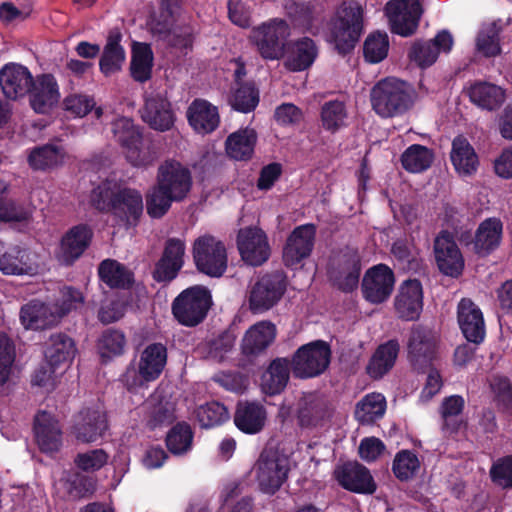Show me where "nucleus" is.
Wrapping results in <instances>:
<instances>
[{
    "label": "nucleus",
    "instance_id": "obj_54",
    "mask_svg": "<svg viewBox=\"0 0 512 512\" xmlns=\"http://www.w3.org/2000/svg\"><path fill=\"white\" fill-rule=\"evenodd\" d=\"M348 112L346 105L340 100H330L321 106L320 121L324 130L335 134L347 126Z\"/></svg>",
    "mask_w": 512,
    "mask_h": 512
},
{
    "label": "nucleus",
    "instance_id": "obj_45",
    "mask_svg": "<svg viewBox=\"0 0 512 512\" xmlns=\"http://www.w3.org/2000/svg\"><path fill=\"white\" fill-rule=\"evenodd\" d=\"M98 275L110 288H130L134 283L133 273L114 259H105L98 266Z\"/></svg>",
    "mask_w": 512,
    "mask_h": 512
},
{
    "label": "nucleus",
    "instance_id": "obj_42",
    "mask_svg": "<svg viewBox=\"0 0 512 512\" xmlns=\"http://www.w3.org/2000/svg\"><path fill=\"white\" fill-rule=\"evenodd\" d=\"M400 345L398 340L391 339L377 347L366 367L367 373L374 379L382 378L394 366Z\"/></svg>",
    "mask_w": 512,
    "mask_h": 512
},
{
    "label": "nucleus",
    "instance_id": "obj_53",
    "mask_svg": "<svg viewBox=\"0 0 512 512\" xmlns=\"http://www.w3.org/2000/svg\"><path fill=\"white\" fill-rule=\"evenodd\" d=\"M120 187V182L115 179H105L98 183L89 195L91 207L100 213H110Z\"/></svg>",
    "mask_w": 512,
    "mask_h": 512
},
{
    "label": "nucleus",
    "instance_id": "obj_43",
    "mask_svg": "<svg viewBox=\"0 0 512 512\" xmlns=\"http://www.w3.org/2000/svg\"><path fill=\"white\" fill-rule=\"evenodd\" d=\"M503 224L499 218L491 217L482 221L476 230V254L487 256L496 250L501 242Z\"/></svg>",
    "mask_w": 512,
    "mask_h": 512
},
{
    "label": "nucleus",
    "instance_id": "obj_8",
    "mask_svg": "<svg viewBox=\"0 0 512 512\" xmlns=\"http://www.w3.org/2000/svg\"><path fill=\"white\" fill-rule=\"evenodd\" d=\"M255 470L260 490L273 495L288 478L289 460L277 450L264 449L256 462Z\"/></svg>",
    "mask_w": 512,
    "mask_h": 512
},
{
    "label": "nucleus",
    "instance_id": "obj_52",
    "mask_svg": "<svg viewBox=\"0 0 512 512\" xmlns=\"http://www.w3.org/2000/svg\"><path fill=\"white\" fill-rule=\"evenodd\" d=\"M64 156L63 148L53 144H45L31 150L28 155V163L34 170L45 171L61 165Z\"/></svg>",
    "mask_w": 512,
    "mask_h": 512
},
{
    "label": "nucleus",
    "instance_id": "obj_30",
    "mask_svg": "<svg viewBox=\"0 0 512 512\" xmlns=\"http://www.w3.org/2000/svg\"><path fill=\"white\" fill-rule=\"evenodd\" d=\"M30 106L38 114L48 113L58 103L59 87L52 74H42L33 80V86L28 92Z\"/></svg>",
    "mask_w": 512,
    "mask_h": 512
},
{
    "label": "nucleus",
    "instance_id": "obj_50",
    "mask_svg": "<svg viewBox=\"0 0 512 512\" xmlns=\"http://www.w3.org/2000/svg\"><path fill=\"white\" fill-rule=\"evenodd\" d=\"M386 411V399L381 393H369L365 395L355 408V419L360 424H373L381 419Z\"/></svg>",
    "mask_w": 512,
    "mask_h": 512
},
{
    "label": "nucleus",
    "instance_id": "obj_60",
    "mask_svg": "<svg viewBox=\"0 0 512 512\" xmlns=\"http://www.w3.org/2000/svg\"><path fill=\"white\" fill-rule=\"evenodd\" d=\"M420 469V461L417 455L410 450L399 451L392 464V471L400 481L412 479Z\"/></svg>",
    "mask_w": 512,
    "mask_h": 512
},
{
    "label": "nucleus",
    "instance_id": "obj_16",
    "mask_svg": "<svg viewBox=\"0 0 512 512\" xmlns=\"http://www.w3.org/2000/svg\"><path fill=\"white\" fill-rule=\"evenodd\" d=\"M316 226L312 223L296 226L288 235L282 258L287 268H294L310 257L316 239Z\"/></svg>",
    "mask_w": 512,
    "mask_h": 512
},
{
    "label": "nucleus",
    "instance_id": "obj_3",
    "mask_svg": "<svg viewBox=\"0 0 512 512\" xmlns=\"http://www.w3.org/2000/svg\"><path fill=\"white\" fill-rule=\"evenodd\" d=\"M213 305L211 291L203 285L184 289L172 302V314L185 327H196L207 317Z\"/></svg>",
    "mask_w": 512,
    "mask_h": 512
},
{
    "label": "nucleus",
    "instance_id": "obj_4",
    "mask_svg": "<svg viewBox=\"0 0 512 512\" xmlns=\"http://www.w3.org/2000/svg\"><path fill=\"white\" fill-rule=\"evenodd\" d=\"M289 36L288 23L283 19L274 18L253 27L249 35V42L263 60L275 61L284 58Z\"/></svg>",
    "mask_w": 512,
    "mask_h": 512
},
{
    "label": "nucleus",
    "instance_id": "obj_26",
    "mask_svg": "<svg viewBox=\"0 0 512 512\" xmlns=\"http://www.w3.org/2000/svg\"><path fill=\"white\" fill-rule=\"evenodd\" d=\"M37 270L27 249L0 241V271L6 275H34Z\"/></svg>",
    "mask_w": 512,
    "mask_h": 512
},
{
    "label": "nucleus",
    "instance_id": "obj_19",
    "mask_svg": "<svg viewBox=\"0 0 512 512\" xmlns=\"http://www.w3.org/2000/svg\"><path fill=\"white\" fill-rule=\"evenodd\" d=\"M108 429L105 411L99 407H85L74 417L72 432L82 443H93Z\"/></svg>",
    "mask_w": 512,
    "mask_h": 512
},
{
    "label": "nucleus",
    "instance_id": "obj_41",
    "mask_svg": "<svg viewBox=\"0 0 512 512\" xmlns=\"http://www.w3.org/2000/svg\"><path fill=\"white\" fill-rule=\"evenodd\" d=\"M466 94L474 105L488 111L498 109L505 101L504 91L488 82H474L467 88Z\"/></svg>",
    "mask_w": 512,
    "mask_h": 512
},
{
    "label": "nucleus",
    "instance_id": "obj_12",
    "mask_svg": "<svg viewBox=\"0 0 512 512\" xmlns=\"http://www.w3.org/2000/svg\"><path fill=\"white\" fill-rule=\"evenodd\" d=\"M287 288L286 276L275 271L263 275L252 287L249 295V307L253 313H262L275 306Z\"/></svg>",
    "mask_w": 512,
    "mask_h": 512
},
{
    "label": "nucleus",
    "instance_id": "obj_28",
    "mask_svg": "<svg viewBox=\"0 0 512 512\" xmlns=\"http://www.w3.org/2000/svg\"><path fill=\"white\" fill-rule=\"evenodd\" d=\"M284 9L293 27L303 31L313 32V29L318 30L319 25L324 20L322 7L312 1L288 0Z\"/></svg>",
    "mask_w": 512,
    "mask_h": 512
},
{
    "label": "nucleus",
    "instance_id": "obj_33",
    "mask_svg": "<svg viewBox=\"0 0 512 512\" xmlns=\"http://www.w3.org/2000/svg\"><path fill=\"white\" fill-rule=\"evenodd\" d=\"M60 315L40 300H31L20 309V321L25 329L44 330L57 324Z\"/></svg>",
    "mask_w": 512,
    "mask_h": 512
},
{
    "label": "nucleus",
    "instance_id": "obj_44",
    "mask_svg": "<svg viewBox=\"0 0 512 512\" xmlns=\"http://www.w3.org/2000/svg\"><path fill=\"white\" fill-rule=\"evenodd\" d=\"M257 133L254 129L244 128L230 134L225 142L229 157L238 161L250 160L254 154Z\"/></svg>",
    "mask_w": 512,
    "mask_h": 512
},
{
    "label": "nucleus",
    "instance_id": "obj_22",
    "mask_svg": "<svg viewBox=\"0 0 512 512\" xmlns=\"http://www.w3.org/2000/svg\"><path fill=\"white\" fill-rule=\"evenodd\" d=\"M454 39L448 30L439 31L429 41L416 40L408 52L409 59L421 68L434 64L440 52L449 53L453 47Z\"/></svg>",
    "mask_w": 512,
    "mask_h": 512
},
{
    "label": "nucleus",
    "instance_id": "obj_6",
    "mask_svg": "<svg viewBox=\"0 0 512 512\" xmlns=\"http://www.w3.org/2000/svg\"><path fill=\"white\" fill-rule=\"evenodd\" d=\"M331 348L324 340H315L300 346L290 360L294 377L309 379L323 374L331 362Z\"/></svg>",
    "mask_w": 512,
    "mask_h": 512
},
{
    "label": "nucleus",
    "instance_id": "obj_63",
    "mask_svg": "<svg viewBox=\"0 0 512 512\" xmlns=\"http://www.w3.org/2000/svg\"><path fill=\"white\" fill-rule=\"evenodd\" d=\"M65 490L73 500L86 498L93 494L95 482L93 478L79 472L70 474L65 481Z\"/></svg>",
    "mask_w": 512,
    "mask_h": 512
},
{
    "label": "nucleus",
    "instance_id": "obj_9",
    "mask_svg": "<svg viewBox=\"0 0 512 512\" xmlns=\"http://www.w3.org/2000/svg\"><path fill=\"white\" fill-rule=\"evenodd\" d=\"M422 14L419 0H390L385 5L390 31L401 37H410L416 33Z\"/></svg>",
    "mask_w": 512,
    "mask_h": 512
},
{
    "label": "nucleus",
    "instance_id": "obj_18",
    "mask_svg": "<svg viewBox=\"0 0 512 512\" xmlns=\"http://www.w3.org/2000/svg\"><path fill=\"white\" fill-rule=\"evenodd\" d=\"M185 242L179 238H168L161 257L155 263L153 279L158 283L174 280L184 266Z\"/></svg>",
    "mask_w": 512,
    "mask_h": 512
},
{
    "label": "nucleus",
    "instance_id": "obj_21",
    "mask_svg": "<svg viewBox=\"0 0 512 512\" xmlns=\"http://www.w3.org/2000/svg\"><path fill=\"white\" fill-rule=\"evenodd\" d=\"M423 286L420 280L407 279L399 287L394 300L397 316L404 321H416L423 310Z\"/></svg>",
    "mask_w": 512,
    "mask_h": 512
},
{
    "label": "nucleus",
    "instance_id": "obj_7",
    "mask_svg": "<svg viewBox=\"0 0 512 512\" xmlns=\"http://www.w3.org/2000/svg\"><path fill=\"white\" fill-rule=\"evenodd\" d=\"M196 269L211 278H220L228 267V254L225 244L212 235L198 237L192 248Z\"/></svg>",
    "mask_w": 512,
    "mask_h": 512
},
{
    "label": "nucleus",
    "instance_id": "obj_59",
    "mask_svg": "<svg viewBox=\"0 0 512 512\" xmlns=\"http://www.w3.org/2000/svg\"><path fill=\"white\" fill-rule=\"evenodd\" d=\"M465 407V400L461 395H451L445 397L440 405V415L443 419V429L450 432H457L460 423L454 420L455 417L462 414Z\"/></svg>",
    "mask_w": 512,
    "mask_h": 512
},
{
    "label": "nucleus",
    "instance_id": "obj_20",
    "mask_svg": "<svg viewBox=\"0 0 512 512\" xmlns=\"http://www.w3.org/2000/svg\"><path fill=\"white\" fill-rule=\"evenodd\" d=\"M114 202L109 214L127 229L137 226L144 209L140 191L121 185Z\"/></svg>",
    "mask_w": 512,
    "mask_h": 512
},
{
    "label": "nucleus",
    "instance_id": "obj_61",
    "mask_svg": "<svg viewBox=\"0 0 512 512\" xmlns=\"http://www.w3.org/2000/svg\"><path fill=\"white\" fill-rule=\"evenodd\" d=\"M389 50V39L385 32H374L370 34L363 45L364 58L369 63H379L387 57Z\"/></svg>",
    "mask_w": 512,
    "mask_h": 512
},
{
    "label": "nucleus",
    "instance_id": "obj_11",
    "mask_svg": "<svg viewBox=\"0 0 512 512\" xmlns=\"http://www.w3.org/2000/svg\"><path fill=\"white\" fill-rule=\"evenodd\" d=\"M112 132L116 141L125 150L127 160L136 167H147L151 164V156L142 149L143 136L133 120L121 117L113 121Z\"/></svg>",
    "mask_w": 512,
    "mask_h": 512
},
{
    "label": "nucleus",
    "instance_id": "obj_39",
    "mask_svg": "<svg viewBox=\"0 0 512 512\" xmlns=\"http://www.w3.org/2000/svg\"><path fill=\"white\" fill-rule=\"evenodd\" d=\"M291 364L288 358L278 357L270 362L260 378L263 393L269 396L280 394L290 378Z\"/></svg>",
    "mask_w": 512,
    "mask_h": 512
},
{
    "label": "nucleus",
    "instance_id": "obj_15",
    "mask_svg": "<svg viewBox=\"0 0 512 512\" xmlns=\"http://www.w3.org/2000/svg\"><path fill=\"white\" fill-rule=\"evenodd\" d=\"M395 285V274L386 264L370 267L361 283L362 295L371 304H381L389 299Z\"/></svg>",
    "mask_w": 512,
    "mask_h": 512
},
{
    "label": "nucleus",
    "instance_id": "obj_51",
    "mask_svg": "<svg viewBox=\"0 0 512 512\" xmlns=\"http://www.w3.org/2000/svg\"><path fill=\"white\" fill-rule=\"evenodd\" d=\"M153 52L149 44L135 42L132 47L131 76L140 83L148 81L152 76Z\"/></svg>",
    "mask_w": 512,
    "mask_h": 512
},
{
    "label": "nucleus",
    "instance_id": "obj_23",
    "mask_svg": "<svg viewBox=\"0 0 512 512\" xmlns=\"http://www.w3.org/2000/svg\"><path fill=\"white\" fill-rule=\"evenodd\" d=\"M457 321L465 339L475 345L486 336V325L481 309L470 298H462L457 305Z\"/></svg>",
    "mask_w": 512,
    "mask_h": 512
},
{
    "label": "nucleus",
    "instance_id": "obj_34",
    "mask_svg": "<svg viewBox=\"0 0 512 512\" xmlns=\"http://www.w3.org/2000/svg\"><path fill=\"white\" fill-rule=\"evenodd\" d=\"M167 363V348L162 343L147 345L140 354L138 374L140 383L152 382L160 377Z\"/></svg>",
    "mask_w": 512,
    "mask_h": 512
},
{
    "label": "nucleus",
    "instance_id": "obj_17",
    "mask_svg": "<svg viewBox=\"0 0 512 512\" xmlns=\"http://www.w3.org/2000/svg\"><path fill=\"white\" fill-rule=\"evenodd\" d=\"M434 256L438 270L443 275L459 278L463 274L465 260L450 232L443 230L435 238Z\"/></svg>",
    "mask_w": 512,
    "mask_h": 512
},
{
    "label": "nucleus",
    "instance_id": "obj_13",
    "mask_svg": "<svg viewBox=\"0 0 512 512\" xmlns=\"http://www.w3.org/2000/svg\"><path fill=\"white\" fill-rule=\"evenodd\" d=\"M93 237L94 231L87 223H79L70 227L60 239L55 252L56 259L63 266L74 265L90 247Z\"/></svg>",
    "mask_w": 512,
    "mask_h": 512
},
{
    "label": "nucleus",
    "instance_id": "obj_10",
    "mask_svg": "<svg viewBox=\"0 0 512 512\" xmlns=\"http://www.w3.org/2000/svg\"><path fill=\"white\" fill-rule=\"evenodd\" d=\"M438 348L436 332L422 324L413 325L407 341V357L415 369H425L435 360Z\"/></svg>",
    "mask_w": 512,
    "mask_h": 512
},
{
    "label": "nucleus",
    "instance_id": "obj_57",
    "mask_svg": "<svg viewBox=\"0 0 512 512\" xmlns=\"http://www.w3.org/2000/svg\"><path fill=\"white\" fill-rule=\"evenodd\" d=\"M259 103V90L253 82L238 83L231 98V106L241 113L255 110Z\"/></svg>",
    "mask_w": 512,
    "mask_h": 512
},
{
    "label": "nucleus",
    "instance_id": "obj_37",
    "mask_svg": "<svg viewBox=\"0 0 512 512\" xmlns=\"http://www.w3.org/2000/svg\"><path fill=\"white\" fill-rule=\"evenodd\" d=\"M122 33L118 28L109 31L106 44L99 59V69L105 76L119 72L126 59L124 47L121 45Z\"/></svg>",
    "mask_w": 512,
    "mask_h": 512
},
{
    "label": "nucleus",
    "instance_id": "obj_31",
    "mask_svg": "<svg viewBox=\"0 0 512 512\" xmlns=\"http://www.w3.org/2000/svg\"><path fill=\"white\" fill-rule=\"evenodd\" d=\"M35 439L40 451L53 453L62 446V431L59 422L49 413L39 412L34 418Z\"/></svg>",
    "mask_w": 512,
    "mask_h": 512
},
{
    "label": "nucleus",
    "instance_id": "obj_38",
    "mask_svg": "<svg viewBox=\"0 0 512 512\" xmlns=\"http://www.w3.org/2000/svg\"><path fill=\"white\" fill-rule=\"evenodd\" d=\"M276 336L275 325L271 322H259L250 327L241 343L243 355L253 357L264 352L274 341Z\"/></svg>",
    "mask_w": 512,
    "mask_h": 512
},
{
    "label": "nucleus",
    "instance_id": "obj_64",
    "mask_svg": "<svg viewBox=\"0 0 512 512\" xmlns=\"http://www.w3.org/2000/svg\"><path fill=\"white\" fill-rule=\"evenodd\" d=\"M235 336L230 331H223L217 337L205 343L207 356L216 361H222L235 345Z\"/></svg>",
    "mask_w": 512,
    "mask_h": 512
},
{
    "label": "nucleus",
    "instance_id": "obj_40",
    "mask_svg": "<svg viewBox=\"0 0 512 512\" xmlns=\"http://www.w3.org/2000/svg\"><path fill=\"white\" fill-rule=\"evenodd\" d=\"M450 159L455 171L460 176H472L478 170V155L473 146L462 135L453 139Z\"/></svg>",
    "mask_w": 512,
    "mask_h": 512
},
{
    "label": "nucleus",
    "instance_id": "obj_29",
    "mask_svg": "<svg viewBox=\"0 0 512 512\" xmlns=\"http://www.w3.org/2000/svg\"><path fill=\"white\" fill-rule=\"evenodd\" d=\"M267 420L264 405L257 401L240 400L236 404L233 421L243 433L254 435L260 433Z\"/></svg>",
    "mask_w": 512,
    "mask_h": 512
},
{
    "label": "nucleus",
    "instance_id": "obj_36",
    "mask_svg": "<svg viewBox=\"0 0 512 512\" xmlns=\"http://www.w3.org/2000/svg\"><path fill=\"white\" fill-rule=\"evenodd\" d=\"M337 479L343 488L351 492L372 494L376 490V484L368 468L357 462L344 464Z\"/></svg>",
    "mask_w": 512,
    "mask_h": 512
},
{
    "label": "nucleus",
    "instance_id": "obj_14",
    "mask_svg": "<svg viewBox=\"0 0 512 512\" xmlns=\"http://www.w3.org/2000/svg\"><path fill=\"white\" fill-rule=\"evenodd\" d=\"M361 257L356 249L347 248L342 251L336 263L328 270L333 286L344 293L357 289L361 274Z\"/></svg>",
    "mask_w": 512,
    "mask_h": 512
},
{
    "label": "nucleus",
    "instance_id": "obj_46",
    "mask_svg": "<svg viewBox=\"0 0 512 512\" xmlns=\"http://www.w3.org/2000/svg\"><path fill=\"white\" fill-rule=\"evenodd\" d=\"M503 27L501 19L482 25L476 37V49L484 57L492 58L501 54L500 34Z\"/></svg>",
    "mask_w": 512,
    "mask_h": 512
},
{
    "label": "nucleus",
    "instance_id": "obj_2",
    "mask_svg": "<svg viewBox=\"0 0 512 512\" xmlns=\"http://www.w3.org/2000/svg\"><path fill=\"white\" fill-rule=\"evenodd\" d=\"M364 33V9L355 0L343 1L330 21V37L336 51L351 53Z\"/></svg>",
    "mask_w": 512,
    "mask_h": 512
},
{
    "label": "nucleus",
    "instance_id": "obj_49",
    "mask_svg": "<svg viewBox=\"0 0 512 512\" xmlns=\"http://www.w3.org/2000/svg\"><path fill=\"white\" fill-rule=\"evenodd\" d=\"M194 431L185 421L177 422L166 434L165 444L168 451L174 456H184L193 447Z\"/></svg>",
    "mask_w": 512,
    "mask_h": 512
},
{
    "label": "nucleus",
    "instance_id": "obj_24",
    "mask_svg": "<svg viewBox=\"0 0 512 512\" xmlns=\"http://www.w3.org/2000/svg\"><path fill=\"white\" fill-rule=\"evenodd\" d=\"M237 246L242 259L252 265H262L270 255L266 234L258 228L241 229L237 236Z\"/></svg>",
    "mask_w": 512,
    "mask_h": 512
},
{
    "label": "nucleus",
    "instance_id": "obj_62",
    "mask_svg": "<svg viewBox=\"0 0 512 512\" xmlns=\"http://www.w3.org/2000/svg\"><path fill=\"white\" fill-rule=\"evenodd\" d=\"M490 388L494 394L497 407L506 413L512 412V383L503 375H494L490 380Z\"/></svg>",
    "mask_w": 512,
    "mask_h": 512
},
{
    "label": "nucleus",
    "instance_id": "obj_5",
    "mask_svg": "<svg viewBox=\"0 0 512 512\" xmlns=\"http://www.w3.org/2000/svg\"><path fill=\"white\" fill-rule=\"evenodd\" d=\"M371 104L376 114L389 118L405 113L413 100L404 81L386 78L372 88Z\"/></svg>",
    "mask_w": 512,
    "mask_h": 512
},
{
    "label": "nucleus",
    "instance_id": "obj_32",
    "mask_svg": "<svg viewBox=\"0 0 512 512\" xmlns=\"http://www.w3.org/2000/svg\"><path fill=\"white\" fill-rule=\"evenodd\" d=\"M142 118L152 129L161 132L170 130L175 122L171 103L159 93L146 98Z\"/></svg>",
    "mask_w": 512,
    "mask_h": 512
},
{
    "label": "nucleus",
    "instance_id": "obj_1",
    "mask_svg": "<svg viewBox=\"0 0 512 512\" xmlns=\"http://www.w3.org/2000/svg\"><path fill=\"white\" fill-rule=\"evenodd\" d=\"M193 178L190 169L175 159L162 162L155 184L146 196V209L151 218H162L173 203L184 201L191 192Z\"/></svg>",
    "mask_w": 512,
    "mask_h": 512
},
{
    "label": "nucleus",
    "instance_id": "obj_47",
    "mask_svg": "<svg viewBox=\"0 0 512 512\" xmlns=\"http://www.w3.org/2000/svg\"><path fill=\"white\" fill-rule=\"evenodd\" d=\"M49 346L45 350V358L49 366L57 368L71 361L76 354L74 340L65 333L52 334Z\"/></svg>",
    "mask_w": 512,
    "mask_h": 512
},
{
    "label": "nucleus",
    "instance_id": "obj_48",
    "mask_svg": "<svg viewBox=\"0 0 512 512\" xmlns=\"http://www.w3.org/2000/svg\"><path fill=\"white\" fill-rule=\"evenodd\" d=\"M327 406L324 399L310 394L299 401L297 420L302 428L317 426L326 416Z\"/></svg>",
    "mask_w": 512,
    "mask_h": 512
},
{
    "label": "nucleus",
    "instance_id": "obj_35",
    "mask_svg": "<svg viewBox=\"0 0 512 512\" xmlns=\"http://www.w3.org/2000/svg\"><path fill=\"white\" fill-rule=\"evenodd\" d=\"M189 125L200 134L215 131L220 123L218 108L205 99H195L187 109Z\"/></svg>",
    "mask_w": 512,
    "mask_h": 512
},
{
    "label": "nucleus",
    "instance_id": "obj_25",
    "mask_svg": "<svg viewBox=\"0 0 512 512\" xmlns=\"http://www.w3.org/2000/svg\"><path fill=\"white\" fill-rule=\"evenodd\" d=\"M33 76L26 66L5 64L0 70V87L3 95L12 100L28 94L33 86Z\"/></svg>",
    "mask_w": 512,
    "mask_h": 512
},
{
    "label": "nucleus",
    "instance_id": "obj_27",
    "mask_svg": "<svg viewBox=\"0 0 512 512\" xmlns=\"http://www.w3.org/2000/svg\"><path fill=\"white\" fill-rule=\"evenodd\" d=\"M317 55L318 47L313 39L305 36L287 40L283 65L290 72L305 71L313 65Z\"/></svg>",
    "mask_w": 512,
    "mask_h": 512
},
{
    "label": "nucleus",
    "instance_id": "obj_56",
    "mask_svg": "<svg viewBox=\"0 0 512 512\" xmlns=\"http://www.w3.org/2000/svg\"><path fill=\"white\" fill-rule=\"evenodd\" d=\"M126 337L121 330L108 328L104 330L98 340L97 348L101 358L112 359L124 352Z\"/></svg>",
    "mask_w": 512,
    "mask_h": 512
},
{
    "label": "nucleus",
    "instance_id": "obj_55",
    "mask_svg": "<svg viewBox=\"0 0 512 512\" xmlns=\"http://www.w3.org/2000/svg\"><path fill=\"white\" fill-rule=\"evenodd\" d=\"M400 160L406 171L420 173L432 165L434 153L426 146L413 144L403 152Z\"/></svg>",
    "mask_w": 512,
    "mask_h": 512
},
{
    "label": "nucleus",
    "instance_id": "obj_58",
    "mask_svg": "<svg viewBox=\"0 0 512 512\" xmlns=\"http://www.w3.org/2000/svg\"><path fill=\"white\" fill-rule=\"evenodd\" d=\"M196 416L203 428L219 426L230 418L227 407L218 401L207 402L198 407Z\"/></svg>",
    "mask_w": 512,
    "mask_h": 512
}]
</instances>
